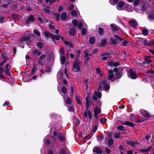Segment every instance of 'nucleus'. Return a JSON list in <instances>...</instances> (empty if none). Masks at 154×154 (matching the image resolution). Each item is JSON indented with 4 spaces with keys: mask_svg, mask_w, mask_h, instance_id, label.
<instances>
[{
    "mask_svg": "<svg viewBox=\"0 0 154 154\" xmlns=\"http://www.w3.org/2000/svg\"><path fill=\"white\" fill-rule=\"evenodd\" d=\"M81 62L79 60L76 59L74 60L72 65V70L74 72H78L80 71L81 69Z\"/></svg>",
    "mask_w": 154,
    "mask_h": 154,
    "instance_id": "1",
    "label": "nucleus"
},
{
    "mask_svg": "<svg viewBox=\"0 0 154 154\" xmlns=\"http://www.w3.org/2000/svg\"><path fill=\"white\" fill-rule=\"evenodd\" d=\"M128 76L132 79H135L137 78L136 73L134 72L131 69H130L128 72Z\"/></svg>",
    "mask_w": 154,
    "mask_h": 154,
    "instance_id": "2",
    "label": "nucleus"
},
{
    "mask_svg": "<svg viewBox=\"0 0 154 154\" xmlns=\"http://www.w3.org/2000/svg\"><path fill=\"white\" fill-rule=\"evenodd\" d=\"M27 20L26 21V25L29 24L30 22H34L35 20L33 15H31L28 16Z\"/></svg>",
    "mask_w": 154,
    "mask_h": 154,
    "instance_id": "3",
    "label": "nucleus"
},
{
    "mask_svg": "<svg viewBox=\"0 0 154 154\" xmlns=\"http://www.w3.org/2000/svg\"><path fill=\"white\" fill-rule=\"evenodd\" d=\"M84 116L86 118L88 117L90 119H92V113L90 111L88 110L87 109L84 111Z\"/></svg>",
    "mask_w": 154,
    "mask_h": 154,
    "instance_id": "4",
    "label": "nucleus"
},
{
    "mask_svg": "<svg viewBox=\"0 0 154 154\" xmlns=\"http://www.w3.org/2000/svg\"><path fill=\"white\" fill-rule=\"evenodd\" d=\"M143 44L146 45L151 46L152 45H154V40L153 39L149 40L148 42L146 40H144L143 42Z\"/></svg>",
    "mask_w": 154,
    "mask_h": 154,
    "instance_id": "5",
    "label": "nucleus"
},
{
    "mask_svg": "<svg viewBox=\"0 0 154 154\" xmlns=\"http://www.w3.org/2000/svg\"><path fill=\"white\" fill-rule=\"evenodd\" d=\"M94 116L97 118L98 116L101 113V109L100 107H95L94 108Z\"/></svg>",
    "mask_w": 154,
    "mask_h": 154,
    "instance_id": "6",
    "label": "nucleus"
},
{
    "mask_svg": "<svg viewBox=\"0 0 154 154\" xmlns=\"http://www.w3.org/2000/svg\"><path fill=\"white\" fill-rule=\"evenodd\" d=\"M140 114L143 116L149 118L150 117V115L145 110L141 109L140 110Z\"/></svg>",
    "mask_w": 154,
    "mask_h": 154,
    "instance_id": "7",
    "label": "nucleus"
},
{
    "mask_svg": "<svg viewBox=\"0 0 154 154\" xmlns=\"http://www.w3.org/2000/svg\"><path fill=\"white\" fill-rule=\"evenodd\" d=\"M75 99L77 103L81 105L82 103V98L80 96L77 95H75Z\"/></svg>",
    "mask_w": 154,
    "mask_h": 154,
    "instance_id": "8",
    "label": "nucleus"
},
{
    "mask_svg": "<svg viewBox=\"0 0 154 154\" xmlns=\"http://www.w3.org/2000/svg\"><path fill=\"white\" fill-rule=\"evenodd\" d=\"M125 6V7H128V5L126 4L125 2L121 1L119 2L118 5L116 6V7L121 8Z\"/></svg>",
    "mask_w": 154,
    "mask_h": 154,
    "instance_id": "9",
    "label": "nucleus"
},
{
    "mask_svg": "<svg viewBox=\"0 0 154 154\" xmlns=\"http://www.w3.org/2000/svg\"><path fill=\"white\" fill-rule=\"evenodd\" d=\"M101 97V93L99 92H96L94 94L93 98L94 100H96L98 98H100Z\"/></svg>",
    "mask_w": 154,
    "mask_h": 154,
    "instance_id": "10",
    "label": "nucleus"
},
{
    "mask_svg": "<svg viewBox=\"0 0 154 154\" xmlns=\"http://www.w3.org/2000/svg\"><path fill=\"white\" fill-rule=\"evenodd\" d=\"M43 34L46 38L50 37L51 38H55L49 32L46 30H45V31L43 32Z\"/></svg>",
    "mask_w": 154,
    "mask_h": 154,
    "instance_id": "11",
    "label": "nucleus"
},
{
    "mask_svg": "<svg viewBox=\"0 0 154 154\" xmlns=\"http://www.w3.org/2000/svg\"><path fill=\"white\" fill-rule=\"evenodd\" d=\"M129 23L134 28H136L137 27L138 23L135 20H132L129 21Z\"/></svg>",
    "mask_w": 154,
    "mask_h": 154,
    "instance_id": "12",
    "label": "nucleus"
},
{
    "mask_svg": "<svg viewBox=\"0 0 154 154\" xmlns=\"http://www.w3.org/2000/svg\"><path fill=\"white\" fill-rule=\"evenodd\" d=\"M108 78L109 80H111L113 79L114 76L113 71L112 70L109 69L108 70Z\"/></svg>",
    "mask_w": 154,
    "mask_h": 154,
    "instance_id": "13",
    "label": "nucleus"
},
{
    "mask_svg": "<svg viewBox=\"0 0 154 154\" xmlns=\"http://www.w3.org/2000/svg\"><path fill=\"white\" fill-rule=\"evenodd\" d=\"M93 151L98 154H102V151L100 148L98 147H95L93 148Z\"/></svg>",
    "mask_w": 154,
    "mask_h": 154,
    "instance_id": "14",
    "label": "nucleus"
},
{
    "mask_svg": "<svg viewBox=\"0 0 154 154\" xmlns=\"http://www.w3.org/2000/svg\"><path fill=\"white\" fill-rule=\"evenodd\" d=\"M85 100L86 102V109H89V106L91 104V103L90 102L89 97L88 96H87L86 97Z\"/></svg>",
    "mask_w": 154,
    "mask_h": 154,
    "instance_id": "15",
    "label": "nucleus"
},
{
    "mask_svg": "<svg viewBox=\"0 0 154 154\" xmlns=\"http://www.w3.org/2000/svg\"><path fill=\"white\" fill-rule=\"evenodd\" d=\"M32 54L36 56H40L41 53L37 49H34L32 50Z\"/></svg>",
    "mask_w": 154,
    "mask_h": 154,
    "instance_id": "16",
    "label": "nucleus"
},
{
    "mask_svg": "<svg viewBox=\"0 0 154 154\" xmlns=\"http://www.w3.org/2000/svg\"><path fill=\"white\" fill-rule=\"evenodd\" d=\"M106 82L105 81L103 80L101 82V84L104 87V88L106 90H108L110 88L109 85L108 84H106Z\"/></svg>",
    "mask_w": 154,
    "mask_h": 154,
    "instance_id": "17",
    "label": "nucleus"
},
{
    "mask_svg": "<svg viewBox=\"0 0 154 154\" xmlns=\"http://www.w3.org/2000/svg\"><path fill=\"white\" fill-rule=\"evenodd\" d=\"M122 125H125L130 126L131 127H133L134 125V124L132 122H130L126 121L122 124Z\"/></svg>",
    "mask_w": 154,
    "mask_h": 154,
    "instance_id": "18",
    "label": "nucleus"
},
{
    "mask_svg": "<svg viewBox=\"0 0 154 154\" xmlns=\"http://www.w3.org/2000/svg\"><path fill=\"white\" fill-rule=\"evenodd\" d=\"M67 17V13L66 12H64L61 14L60 18L63 20H66Z\"/></svg>",
    "mask_w": 154,
    "mask_h": 154,
    "instance_id": "19",
    "label": "nucleus"
},
{
    "mask_svg": "<svg viewBox=\"0 0 154 154\" xmlns=\"http://www.w3.org/2000/svg\"><path fill=\"white\" fill-rule=\"evenodd\" d=\"M37 61L38 62V64L40 65V66L42 68H43L45 64V61H42L40 59H37Z\"/></svg>",
    "mask_w": 154,
    "mask_h": 154,
    "instance_id": "20",
    "label": "nucleus"
},
{
    "mask_svg": "<svg viewBox=\"0 0 154 154\" xmlns=\"http://www.w3.org/2000/svg\"><path fill=\"white\" fill-rule=\"evenodd\" d=\"M98 32L99 34L100 35H103L104 34V30L102 27H99L98 29Z\"/></svg>",
    "mask_w": 154,
    "mask_h": 154,
    "instance_id": "21",
    "label": "nucleus"
},
{
    "mask_svg": "<svg viewBox=\"0 0 154 154\" xmlns=\"http://www.w3.org/2000/svg\"><path fill=\"white\" fill-rule=\"evenodd\" d=\"M72 101V99L69 97H67L65 100V103L67 104H70L71 103Z\"/></svg>",
    "mask_w": 154,
    "mask_h": 154,
    "instance_id": "22",
    "label": "nucleus"
},
{
    "mask_svg": "<svg viewBox=\"0 0 154 154\" xmlns=\"http://www.w3.org/2000/svg\"><path fill=\"white\" fill-rule=\"evenodd\" d=\"M75 30L74 28H70L69 31V35L71 36H73L74 35L75 33Z\"/></svg>",
    "mask_w": 154,
    "mask_h": 154,
    "instance_id": "23",
    "label": "nucleus"
},
{
    "mask_svg": "<svg viewBox=\"0 0 154 154\" xmlns=\"http://www.w3.org/2000/svg\"><path fill=\"white\" fill-rule=\"evenodd\" d=\"M126 143L132 146H134L137 143L136 142H133L131 140L127 141Z\"/></svg>",
    "mask_w": 154,
    "mask_h": 154,
    "instance_id": "24",
    "label": "nucleus"
},
{
    "mask_svg": "<svg viewBox=\"0 0 154 154\" xmlns=\"http://www.w3.org/2000/svg\"><path fill=\"white\" fill-rule=\"evenodd\" d=\"M57 0L58 2L60 1V0ZM56 1V0H45V3L47 4L49 2L50 5H52V4L54 3Z\"/></svg>",
    "mask_w": 154,
    "mask_h": 154,
    "instance_id": "25",
    "label": "nucleus"
},
{
    "mask_svg": "<svg viewBox=\"0 0 154 154\" xmlns=\"http://www.w3.org/2000/svg\"><path fill=\"white\" fill-rule=\"evenodd\" d=\"M113 141L112 139H109L108 141V143L109 146L111 147H113Z\"/></svg>",
    "mask_w": 154,
    "mask_h": 154,
    "instance_id": "26",
    "label": "nucleus"
},
{
    "mask_svg": "<svg viewBox=\"0 0 154 154\" xmlns=\"http://www.w3.org/2000/svg\"><path fill=\"white\" fill-rule=\"evenodd\" d=\"M37 70V68L35 66V64H34L32 67V69L31 70V72L30 73V74L32 75H34V73L35 71Z\"/></svg>",
    "mask_w": 154,
    "mask_h": 154,
    "instance_id": "27",
    "label": "nucleus"
},
{
    "mask_svg": "<svg viewBox=\"0 0 154 154\" xmlns=\"http://www.w3.org/2000/svg\"><path fill=\"white\" fill-rule=\"evenodd\" d=\"M63 42L65 43V45H68V46L71 48L73 47L72 44L69 42L63 41Z\"/></svg>",
    "mask_w": 154,
    "mask_h": 154,
    "instance_id": "28",
    "label": "nucleus"
},
{
    "mask_svg": "<svg viewBox=\"0 0 154 154\" xmlns=\"http://www.w3.org/2000/svg\"><path fill=\"white\" fill-rule=\"evenodd\" d=\"M149 30L146 29H143L142 31V32L143 34L144 35H149Z\"/></svg>",
    "mask_w": 154,
    "mask_h": 154,
    "instance_id": "29",
    "label": "nucleus"
},
{
    "mask_svg": "<svg viewBox=\"0 0 154 154\" xmlns=\"http://www.w3.org/2000/svg\"><path fill=\"white\" fill-rule=\"evenodd\" d=\"M148 19L150 21H153L154 20V16L153 13H151L148 16Z\"/></svg>",
    "mask_w": 154,
    "mask_h": 154,
    "instance_id": "30",
    "label": "nucleus"
},
{
    "mask_svg": "<svg viewBox=\"0 0 154 154\" xmlns=\"http://www.w3.org/2000/svg\"><path fill=\"white\" fill-rule=\"evenodd\" d=\"M152 146H151L148 148L145 149H143L141 150V151L142 152H147L149 151L152 148Z\"/></svg>",
    "mask_w": 154,
    "mask_h": 154,
    "instance_id": "31",
    "label": "nucleus"
},
{
    "mask_svg": "<svg viewBox=\"0 0 154 154\" xmlns=\"http://www.w3.org/2000/svg\"><path fill=\"white\" fill-rule=\"evenodd\" d=\"M87 29L85 28H83L82 29L81 33L82 35H85L87 33Z\"/></svg>",
    "mask_w": 154,
    "mask_h": 154,
    "instance_id": "32",
    "label": "nucleus"
},
{
    "mask_svg": "<svg viewBox=\"0 0 154 154\" xmlns=\"http://www.w3.org/2000/svg\"><path fill=\"white\" fill-rule=\"evenodd\" d=\"M33 33L37 36H40L41 34L40 32L36 29H34L33 30Z\"/></svg>",
    "mask_w": 154,
    "mask_h": 154,
    "instance_id": "33",
    "label": "nucleus"
},
{
    "mask_svg": "<svg viewBox=\"0 0 154 154\" xmlns=\"http://www.w3.org/2000/svg\"><path fill=\"white\" fill-rule=\"evenodd\" d=\"M148 4L146 3H144L143 5V6L142 8V10L143 11H146L148 8Z\"/></svg>",
    "mask_w": 154,
    "mask_h": 154,
    "instance_id": "34",
    "label": "nucleus"
},
{
    "mask_svg": "<svg viewBox=\"0 0 154 154\" xmlns=\"http://www.w3.org/2000/svg\"><path fill=\"white\" fill-rule=\"evenodd\" d=\"M3 70L4 71L5 73L7 74L8 75H10V72L9 69H5L4 68H3Z\"/></svg>",
    "mask_w": 154,
    "mask_h": 154,
    "instance_id": "35",
    "label": "nucleus"
},
{
    "mask_svg": "<svg viewBox=\"0 0 154 154\" xmlns=\"http://www.w3.org/2000/svg\"><path fill=\"white\" fill-rule=\"evenodd\" d=\"M49 7H47L45 8H44L43 9V10L46 13H47L48 14H49L51 12V11L50 9H49Z\"/></svg>",
    "mask_w": 154,
    "mask_h": 154,
    "instance_id": "36",
    "label": "nucleus"
},
{
    "mask_svg": "<svg viewBox=\"0 0 154 154\" xmlns=\"http://www.w3.org/2000/svg\"><path fill=\"white\" fill-rule=\"evenodd\" d=\"M60 60L61 63L62 64H64L66 61V58L64 56H61L60 58Z\"/></svg>",
    "mask_w": 154,
    "mask_h": 154,
    "instance_id": "37",
    "label": "nucleus"
},
{
    "mask_svg": "<svg viewBox=\"0 0 154 154\" xmlns=\"http://www.w3.org/2000/svg\"><path fill=\"white\" fill-rule=\"evenodd\" d=\"M110 26L112 28V29L113 31L115 30L117 31L118 30V28L116 26H115L113 24H111Z\"/></svg>",
    "mask_w": 154,
    "mask_h": 154,
    "instance_id": "38",
    "label": "nucleus"
},
{
    "mask_svg": "<svg viewBox=\"0 0 154 154\" xmlns=\"http://www.w3.org/2000/svg\"><path fill=\"white\" fill-rule=\"evenodd\" d=\"M64 53V48L63 47H61L60 49V54L61 56V55H63Z\"/></svg>",
    "mask_w": 154,
    "mask_h": 154,
    "instance_id": "39",
    "label": "nucleus"
},
{
    "mask_svg": "<svg viewBox=\"0 0 154 154\" xmlns=\"http://www.w3.org/2000/svg\"><path fill=\"white\" fill-rule=\"evenodd\" d=\"M72 24L75 27L77 26L78 25V23L77 20L75 19H74L72 20Z\"/></svg>",
    "mask_w": 154,
    "mask_h": 154,
    "instance_id": "40",
    "label": "nucleus"
},
{
    "mask_svg": "<svg viewBox=\"0 0 154 154\" xmlns=\"http://www.w3.org/2000/svg\"><path fill=\"white\" fill-rule=\"evenodd\" d=\"M106 42V39H103L101 41L100 46L101 47H103Z\"/></svg>",
    "mask_w": 154,
    "mask_h": 154,
    "instance_id": "41",
    "label": "nucleus"
},
{
    "mask_svg": "<svg viewBox=\"0 0 154 154\" xmlns=\"http://www.w3.org/2000/svg\"><path fill=\"white\" fill-rule=\"evenodd\" d=\"M26 34L27 35V36H25V37H23L22 38H30V37H31V36L30 35V33L29 32H26Z\"/></svg>",
    "mask_w": 154,
    "mask_h": 154,
    "instance_id": "42",
    "label": "nucleus"
},
{
    "mask_svg": "<svg viewBox=\"0 0 154 154\" xmlns=\"http://www.w3.org/2000/svg\"><path fill=\"white\" fill-rule=\"evenodd\" d=\"M145 61L146 63H149L152 62L149 57L146 56L145 58Z\"/></svg>",
    "mask_w": 154,
    "mask_h": 154,
    "instance_id": "43",
    "label": "nucleus"
},
{
    "mask_svg": "<svg viewBox=\"0 0 154 154\" xmlns=\"http://www.w3.org/2000/svg\"><path fill=\"white\" fill-rule=\"evenodd\" d=\"M74 105H73L72 104V105L71 106H70L69 107H68V110L69 111H71V112L74 111Z\"/></svg>",
    "mask_w": 154,
    "mask_h": 154,
    "instance_id": "44",
    "label": "nucleus"
},
{
    "mask_svg": "<svg viewBox=\"0 0 154 154\" xmlns=\"http://www.w3.org/2000/svg\"><path fill=\"white\" fill-rule=\"evenodd\" d=\"M53 14L55 16V18L57 21H59L60 17V14L58 13H54Z\"/></svg>",
    "mask_w": 154,
    "mask_h": 154,
    "instance_id": "45",
    "label": "nucleus"
},
{
    "mask_svg": "<svg viewBox=\"0 0 154 154\" xmlns=\"http://www.w3.org/2000/svg\"><path fill=\"white\" fill-rule=\"evenodd\" d=\"M71 14L72 16H75L77 15V12L76 10H73L71 13Z\"/></svg>",
    "mask_w": 154,
    "mask_h": 154,
    "instance_id": "46",
    "label": "nucleus"
},
{
    "mask_svg": "<svg viewBox=\"0 0 154 154\" xmlns=\"http://www.w3.org/2000/svg\"><path fill=\"white\" fill-rule=\"evenodd\" d=\"M61 91L63 93H66L67 91L66 88L64 86H63L61 88Z\"/></svg>",
    "mask_w": 154,
    "mask_h": 154,
    "instance_id": "47",
    "label": "nucleus"
},
{
    "mask_svg": "<svg viewBox=\"0 0 154 154\" xmlns=\"http://www.w3.org/2000/svg\"><path fill=\"white\" fill-rule=\"evenodd\" d=\"M11 17L14 20H15L17 18L18 15L17 14H12L11 15Z\"/></svg>",
    "mask_w": 154,
    "mask_h": 154,
    "instance_id": "48",
    "label": "nucleus"
},
{
    "mask_svg": "<svg viewBox=\"0 0 154 154\" xmlns=\"http://www.w3.org/2000/svg\"><path fill=\"white\" fill-rule=\"evenodd\" d=\"M96 71L97 73L100 74V76H103L102 74L101 73L100 69L99 68H97L96 69Z\"/></svg>",
    "mask_w": 154,
    "mask_h": 154,
    "instance_id": "49",
    "label": "nucleus"
},
{
    "mask_svg": "<svg viewBox=\"0 0 154 154\" xmlns=\"http://www.w3.org/2000/svg\"><path fill=\"white\" fill-rule=\"evenodd\" d=\"M140 0H135L134 2V5L135 6H138L139 4L140 3Z\"/></svg>",
    "mask_w": 154,
    "mask_h": 154,
    "instance_id": "50",
    "label": "nucleus"
},
{
    "mask_svg": "<svg viewBox=\"0 0 154 154\" xmlns=\"http://www.w3.org/2000/svg\"><path fill=\"white\" fill-rule=\"evenodd\" d=\"M13 7L16 10H17L18 9V4H16L14 3L12 5Z\"/></svg>",
    "mask_w": 154,
    "mask_h": 154,
    "instance_id": "51",
    "label": "nucleus"
},
{
    "mask_svg": "<svg viewBox=\"0 0 154 154\" xmlns=\"http://www.w3.org/2000/svg\"><path fill=\"white\" fill-rule=\"evenodd\" d=\"M38 47L40 49H42L43 48L42 44L41 42H38L37 43Z\"/></svg>",
    "mask_w": 154,
    "mask_h": 154,
    "instance_id": "52",
    "label": "nucleus"
},
{
    "mask_svg": "<svg viewBox=\"0 0 154 154\" xmlns=\"http://www.w3.org/2000/svg\"><path fill=\"white\" fill-rule=\"evenodd\" d=\"M49 27L50 29H52V30H54L55 29V26L54 25H52V24H49Z\"/></svg>",
    "mask_w": 154,
    "mask_h": 154,
    "instance_id": "53",
    "label": "nucleus"
},
{
    "mask_svg": "<svg viewBox=\"0 0 154 154\" xmlns=\"http://www.w3.org/2000/svg\"><path fill=\"white\" fill-rule=\"evenodd\" d=\"M70 91H71V96L72 97L74 95V88L72 86L71 87Z\"/></svg>",
    "mask_w": 154,
    "mask_h": 154,
    "instance_id": "54",
    "label": "nucleus"
},
{
    "mask_svg": "<svg viewBox=\"0 0 154 154\" xmlns=\"http://www.w3.org/2000/svg\"><path fill=\"white\" fill-rule=\"evenodd\" d=\"M83 23L80 22L79 24H78V28L79 29H81L82 27L83 26Z\"/></svg>",
    "mask_w": 154,
    "mask_h": 154,
    "instance_id": "55",
    "label": "nucleus"
},
{
    "mask_svg": "<svg viewBox=\"0 0 154 154\" xmlns=\"http://www.w3.org/2000/svg\"><path fill=\"white\" fill-rule=\"evenodd\" d=\"M114 136L116 138H119L120 137V134L118 133H116L114 134Z\"/></svg>",
    "mask_w": 154,
    "mask_h": 154,
    "instance_id": "56",
    "label": "nucleus"
},
{
    "mask_svg": "<svg viewBox=\"0 0 154 154\" xmlns=\"http://www.w3.org/2000/svg\"><path fill=\"white\" fill-rule=\"evenodd\" d=\"M124 127L122 126H119L117 127V129L120 131H122L123 130Z\"/></svg>",
    "mask_w": 154,
    "mask_h": 154,
    "instance_id": "57",
    "label": "nucleus"
},
{
    "mask_svg": "<svg viewBox=\"0 0 154 154\" xmlns=\"http://www.w3.org/2000/svg\"><path fill=\"white\" fill-rule=\"evenodd\" d=\"M95 42V39H89V42L91 44H93Z\"/></svg>",
    "mask_w": 154,
    "mask_h": 154,
    "instance_id": "58",
    "label": "nucleus"
},
{
    "mask_svg": "<svg viewBox=\"0 0 154 154\" xmlns=\"http://www.w3.org/2000/svg\"><path fill=\"white\" fill-rule=\"evenodd\" d=\"M63 8L62 6H60L58 8V11L59 12H60L63 10Z\"/></svg>",
    "mask_w": 154,
    "mask_h": 154,
    "instance_id": "59",
    "label": "nucleus"
},
{
    "mask_svg": "<svg viewBox=\"0 0 154 154\" xmlns=\"http://www.w3.org/2000/svg\"><path fill=\"white\" fill-rule=\"evenodd\" d=\"M116 75L118 78H119L121 77V74L119 72L116 73Z\"/></svg>",
    "mask_w": 154,
    "mask_h": 154,
    "instance_id": "60",
    "label": "nucleus"
},
{
    "mask_svg": "<svg viewBox=\"0 0 154 154\" xmlns=\"http://www.w3.org/2000/svg\"><path fill=\"white\" fill-rule=\"evenodd\" d=\"M5 20V17H0V23H2L3 21Z\"/></svg>",
    "mask_w": 154,
    "mask_h": 154,
    "instance_id": "61",
    "label": "nucleus"
},
{
    "mask_svg": "<svg viewBox=\"0 0 154 154\" xmlns=\"http://www.w3.org/2000/svg\"><path fill=\"white\" fill-rule=\"evenodd\" d=\"M51 68L50 66H48L46 67V69L45 71L47 72H49L51 70Z\"/></svg>",
    "mask_w": 154,
    "mask_h": 154,
    "instance_id": "62",
    "label": "nucleus"
},
{
    "mask_svg": "<svg viewBox=\"0 0 154 154\" xmlns=\"http://www.w3.org/2000/svg\"><path fill=\"white\" fill-rule=\"evenodd\" d=\"M60 154H66V152L65 150L63 149H62L60 152Z\"/></svg>",
    "mask_w": 154,
    "mask_h": 154,
    "instance_id": "63",
    "label": "nucleus"
},
{
    "mask_svg": "<svg viewBox=\"0 0 154 154\" xmlns=\"http://www.w3.org/2000/svg\"><path fill=\"white\" fill-rule=\"evenodd\" d=\"M119 149L123 151L125 149V148L123 146L120 145L119 146Z\"/></svg>",
    "mask_w": 154,
    "mask_h": 154,
    "instance_id": "64",
    "label": "nucleus"
}]
</instances>
